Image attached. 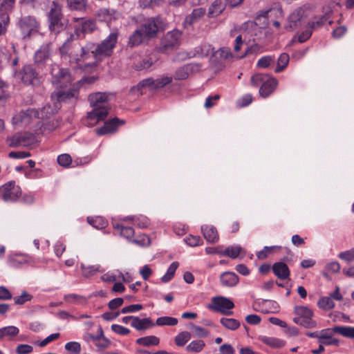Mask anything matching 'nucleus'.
Instances as JSON below:
<instances>
[{
  "label": "nucleus",
  "instance_id": "1",
  "mask_svg": "<svg viewBox=\"0 0 354 354\" xmlns=\"http://www.w3.org/2000/svg\"><path fill=\"white\" fill-rule=\"evenodd\" d=\"M109 96L107 93L97 92L88 95V101L93 110L88 113L86 125L93 126L104 120L109 113Z\"/></svg>",
  "mask_w": 354,
  "mask_h": 354
},
{
  "label": "nucleus",
  "instance_id": "2",
  "mask_svg": "<svg viewBox=\"0 0 354 354\" xmlns=\"http://www.w3.org/2000/svg\"><path fill=\"white\" fill-rule=\"evenodd\" d=\"M118 35V31L115 30L97 45L93 42H87L85 44V49L88 51V58L91 54L96 59H102L103 57L111 56L116 45Z\"/></svg>",
  "mask_w": 354,
  "mask_h": 354
},
{
  "label": "nucleus",
  "instance_id": "3",
  "mask_svg": "<svg viewBox=\"0 0 354 354\" xmlns=\"http://www.w3.org/2000/svg\"><path fill=\"white\" fill-rule=\"evenodd\" d=\"M61 57L68 59L70 63H78L88 59L85 46H80L74 42V36L71 34L66 41L59 47Z\"/></svg>",
  "mask_w": 354,
  "mask_h": 354
},
{
  "label": "nucleus",
  "instance_id": "4",
  "mask_svg": "<svg viewBox=\"0 0 354 354\" xmlns=\"http://www.w3.org/2000/svg\"><path fill=\"white\" fill-rule=\"evenodd\" d=\"M251 84L254 86L261 85L259 88V94L263 97H267L272 94L275 90L278 82L267 74H256L251 77Z\"/></svg>",
  "mask_w": 354,
  "mask_h": 354
},
{
  "label": "nucleus",
  "instance_id": "5",
  "mask_svg": "<svg viewBox=\"0 0 354 354\" xmlns=\"http://www.w3.org/2000/svg\"><path fill=\"white\" fill-rule=\"evenodd\" d=\"M50 73L51 82L56 86V88H66L71 86L73 78L68 68L59 67L57 64L50 66Z\"/></svg>",
  "mask_w": 354,
  "mask_h": 354
},
{
  "label": "nucleus",
  "instance_id": "6",
  "mask_svg": "<svg viewBox=\"0 0 354 354\" xmlns=\"http://www.w3.org/2000/svg\"><path fill=\"white\" fill-rule=\"evenodd\" d=\"M62 17L61 6L55 1H53L48 14L49 29L50 31L57 34L64 28V25L62 23Z\"/></svg>",
  "mask_w": 354,
  "mask_h": 354
},
{
  "label": "nucleus",
  "instance_id": "7",
  "mask_svg": "<svg viewBox=\"0 0 354 354\" xmlns=\"http://www.w3.org/2000/svg\"><path fill=\"white\" fill-rule=\"evenodd\" d=\"M18 25L24 39H29L32 35L37 34L40 28L39 21L32 16L21 17Z\"/></svg>",
  "mask_w": 354,
  "mask_h": 354
},
{
  "label": "nucleus",
  "instance_id": "8",
  "mask_svg": "<svg viewBox=\"0 0 354 354\" xmlns=\"http://www.w3.org/2000/svg\"><path fill=\"white\" fill-rule=\"evenodd\" d=\"M78 90L73 85L71 87L66 88H56L51 94V100L54 102L55 109H59L60 102H67L75 100L77 97Z\"/></svg>",
  "mask_w": 354,
  "mask_h": 354
},
{
  "label": "nucleus",
  "instance_id": "9",
  "mask_svg": "<svg viewBox=\"0 0 354 354\" xmlns=\"http://www.w3.org/2000/svg\"><path fill=\"white\" fill-rule=\"evenodd\" d=\"M140 28L147 38H151L156 35L158 31L165 28V24L159 17H151L145 21Z\"/></svg>",
  "mask_w": 354,
  "mask_h": 354
},
{
  "label": "nucleus",
  "instance_id": "10",
  "mask_svg": "<svg viewBox=\"0 0 354 354\" xmlns=\"http://www.w3.org/2000/svg\"><path fill=\"white\" fill-rule=\"evenodd\" d=\"M295 313L298 315L295 317L293 321L295 324L304 326L307 328H311L316 326V322L312 319L313 313L312 310L306 306H296Z\"/></svg>",
  "mask_w": 354,
  "mask_h": 354
},
{
  "label": "nucleus",
  "instance_id": "11",
  "mask_svg": "<svg viewBox=\"0 0 354 354\" xmlns=\"http://www.w3.org/2000/svg\"><path fill=\"white\" fill-rule=\"evenodd\" d=\"M173 80L171 76H162L157 79L147 78L140 81L136 86L132 89L140 90L143 88L148 87L151 90L160 89L170 84Z\"/></svg>",
  "mask_w": 354,
  "mask_h": 354
},
{
  "label": "nucleus",
  "instance_id": "12",
  "mask_svg": "<svg viewBox=\"0 0 354 354\" xmlns=\"http://www.w3.org/2000/svg\"><path fill=\"white\" fill-rule=\"evenodd\" d=\"M0 192L5 202L16 201L21 194V188L16 185L15 182H9L5 184L0 189Z\"/></svg>",
  "mask_w": 354,
  "mask_h": 354
},
{
  "label": "nucleus",
  "instance_id": "13",
  "mask_svg": "<svg viewBox=\"0 0 354 354\" xmlns=\"http://www.w3.org/2000/svg\"><path fill=\"white\" fill-rule=\"evenodd\" d=\"M35 141V137L28 133H16L7 139L8 145L11 147H28Z\"/></svg>",
  "mask_w": 354,
  "mask_h": 354
},
{
  "label": "nucleus",
  "instance_id": "14",
  "mask_svg": "<svg viewBox=\"0 0 354 354\" xmlns=\"http://www.w3.org/2000/svg\"><path fill=\"white\" fill-rule=\"evenodd\" d=\"M181 32L178 30H173L168 32L162 39V50L167 51L178 46L180 44Z\"/></svg>",
  "mask_w": 354,
  "mask_h": 354
},
{
  "label": "nucleus",
  "instance_id": "15",
  "mask_svg": "<svg viewBox=\"0 0 354 354\" xmlns=\"http://www.w3.org/2000/svg\"><path fill=\"white\" fill-rule=\"evenodd\" d=\"M17 75L26 85L35 84L38 82V73L31 65L24 66Z\"/></svg>",
  "mask_w": 354,
  "mask_h": 354
},
{
  "label": "nucleus",
  "instance_id": "16",
  "mask_svg": "<svg viewBox=\"0 0 354 354\" xmlns=\"http://www.w3.org/2000/svg\"><path fill=\"white\" fill-rule=\"evenodd\" d=\"M213 308L223 315H230L232 312L229 311L234 307L232 300L225 297H215L212 300Z\"/></svg>",
  "mask_w": 354,
  "mask_h": 354
},
{
  "label": "nucleus",
  "instance_id": "17",
  "mask_svg": "<svg viewBox=\"0 0 354 354\" xmlns=\"http://www.w3.org/2000/svg\"><path fill=\"white\" fill-rule=\"evenodd\" d=\"M50 50L49 44L42 45L35 53V63L39 66H44L50 59Z\"/></svg>",
  "mask_w": 354,
  "mask_h": 354
},
{
  "label": "nucleus",
  "instance_id": "18",
  "mask_svg": "<svg viewBox=\"0 0 354 354\" xmlns=\"http://www.w3.org/2000/svg\"><path fill=\"white\" fill-rule=\"evenodd\" d=\"M124 124V121L120 120L118 118H115L112 120H108L104 122V124L101 128L96 129L97 135H105L115 132L120 124Z\"/></svg>",
  "mask_w": 354,
  "mask_h": 354
},
{
  "label": "nucleus",
  "instance_id": "19",
  "mask_svg": "<svg viewBox=\"0 0 354 354\" xmlns=\"http://www.w3.org/2000/svg\"><path fill=\"white\" fill-rule=\"evenodd\" d=\"M154 324L149 317L140 319L135 316L133 322H131V326L137 330H145L154 326Z\"/></svg>",
  "mask_w": 354,
  "mask_h": 354
},
{
  "label": "nucleus",
  "instance_id": "20",
  "mask_svg": "<svg viewBox=\"0 0 354 354\" xmlns=\"http://www.w3.org/2000/svg\"><path fill=\"white\" fill-rule=\"evenodd\" d=\"M220 281L223 286L234 287L238 284L239 279L233 272H225L221 274Z\"/></svg>",
  "mask_w": 354,
  "mask_h": 354
},
{
  "label": "nucleus",
  "instance_id": "21",
  "mask_svg": "<svg viewBox=\"0 0 354 354\" xmlns=\"http://www.w3.org/2000/svg\"><path fill=\"white\" fill-rule=\"evenodd\" d=\"M274 274L280 279H286L290 274L288 266L283 262H277L272 266Z\"/></svg>",
  "mask_w": 354,
  "mask_h": 354
},
{
  "label": "nucleus",
  "instance_id": "22",
  "mask_svg": "<svg viewBox=\"0 0 354 354\" xmlns=\"http://www.w3.org/2000/svg\"><path fill=\"white\" fill-rule=\"evenodd\" d=\"M204 238L209 243H216L218 240V234L216 229L211 225H203L201 227Z\"/></svg>",
  "mask_w": 354,
  "mask_h": 354
},
{
  "label": "nucleus",
  "instance_id": "23",
  "mask_svg": "<svg viewBox=\"0 0 354 354\" xmlns=\"http://www.w3.org/2000/svg\"><path fill=\"white\" fill-rule=\"evenodd\" d=\"M259 339L263 344L273 348H282L286 344L284 340L274 337L260 336Z\"/></svg>",
  "mask_w": 354,
  "mask_h": 354
},
{
  "label": "nucleus",
  "instance_id": "24",
  "mask_svg": "<svg viewBox=\"0 0 354 354\" xmlns=\"http://www.w3.org/2000/svg\"><path fill=\"white\" fill-rule=\"evenodd\" d=\"M225 10V5L223 0H215L209 8L208 17L210 18L216 17L221 15Z\"/></svg>",
  "mask_w": 354,
  "mask_h": 354
},
{
  "label": "nucleus",
  "instance_id": "25",
  "mask_svg": "<svg viewBox=\"0 0 354 354\" xmlns=\"http://www.w3.org/2000/svg\"><path fill=\"white\" fill-rule=\"evenodd\" d=\"M205 14V9L197 8L193 10L191 14L187 15L185 19V24L192 25L200 20Z\"/></svg>",
  "mask_w": 354,
  "mask_h": 354
},
{
  "label": "nucleus",
  "instance_id": "26",
  "mask_svg": "<svg viewBox=\"0 0 354 354\" xmlns=\"http://www.w3.org/2000/svg\"><path fill=\"white\" fill-rule=\"evenodd\" d=\"M67 8L70 10L83 12L88 7L87 0H66Z\"/></svg>",
  "mask_w": 354,
  "mask_h": 354
},
{
  "label": "nucleus",
  "instance_id": "27",
  "mask_svg": "<svg viewBox=\"0 0 354 354\" xmlns=\"http://www.w3.org/2000/svg\"><path fill=\"white\" fill-rule=\"evenodd\" d=\"M145 38H147V37L143 35V32L139 28L138 29L136 30L130 36L128 45L131 47L138 46L143 41Z\"/></svg>",
  "mask_w": 354,
  "mask_h": 354
},
{
  "label": "nucleus",
  "instance_id": "28",
  "mask_svg": "<svg viewBox=\"0 0 354 354\" xmlns=\"http://www.w3.org/2000/svg\"><path fill=\"white\" fill-rule=\"evenodd\" d=\"M96 28L95 23L93 20H84L81 21L79 27L75 28L77 32H81L83 34L92 32Z\"/></svg>",
  "mask_w": 354,
  "mask_h": 354
},
{
  "label": "nucleus",
  "instance_id": "29",
  "mask_svg": "<svg viewBox=\"0 0 354 354\" xmlns=\"http://www.w3.org/2000/svg\"><path fill=\"white\" fill-rule=\"evenodd\" d=\"M80 267L82 275L86 278L91 277L97 274V272H102L101 266L97 264L93 266H85L84 264L82 263Z\"/></svg>",
  "mask_w": 354,
  "mask_h": 354
},
{
  "label": "nucleus",
  "instance_id": "30",
  "mask_svg": "<svg viewBox=\"0 0 354 354\" xmlns=\"http://www.w3.org/2000/svg\"><path fill=\"white\" fill-rule=\"evenodd\" d=\"M19 330L14 326H8L0 328V339L5 337L12 339L19 334Z\"/></svg>",
  "mask_w": 354,
  "mask_h": 354
},
{
  "label": "nucleus",
  "instance_id": "31",
  "mask_svg": "<svg viewBox=\"0 0 354 354\" xmlns=\"http://www.w3.org/2000/svg\"><path fill=\"white\" fill-rule=\"evenodd\" d=\"M15 0H0V21H2L3 15L9 17V13L12 11Z\"/></svg>",
  "mask_w": 354,
  "mask_h": 354
},
{
  "label": "nucleus",
  "instance_id": "32",
  "mask_svg": "<svg viewBox=\"0 0 354 354\" xmlns=\"http://www.w3.org/2000/svg\"><path fill=\"white\" fill-rule=\"evenodd\" d=\"M205 347V343L202 339L192 341L187 346L186 351L189 353H198L201 352Z\"/></svg>",
  "mask_w": 354,
  "mask_h": 354
},
{
  "label": "nucleus",
  "instance_id": "33",
  "mask_svg": "<svg viewBox=\"0 0 354 354\" xmlns=\"http://www.w3.org/2000/svg\"><path fill=\"white\" fill-rule=\"evenodd\" d=\"M28 262V257L20 254H13L8 257V263L12 268H18Z\"/></svg>",
  "mask_w": 354,
  "mask_h": 354
},
{
  "label": "nucleus",
  "instance_id": "34",
  "mask_svg": "<svg viewBox=\"0 0 354 354\" xmlns=\"http://www.w3.org/2000/svg\"><path fill=\"white\" fill-rule=\"evenodd\" d=\"M127 219L131 220L135 225H136L140 228H146L150 224V221H149V218L142 215L138 216H133L126 217V218H123L124 221L127 220Z\"/></svg>",
  "mask_w": 354,
  "mask_h": 354
},
{
  "label": "nucleus",
  "instance_id": "35",
  "mask_svg": "<svg viewBox=\"0 0 354 354\" xmlns=\"http://www.w3.org/2000/svg\"><path fill=\"white\" fill-rule=\"evenodd\" d=\"M340 268V264L337 261H331L326 264L322 273L324 277H328V275L330 274L339 272Z\"/></svg>",
  "mask_w": 354,
  "mask_h": 354
},
{
  "label": "nucleus",
  "instance_id": "36",
  "mask_svg": "<svg viewBox=\"0 0 354 354\" xmlns=\"http://www.w3.org/2000/svg\"><path fill=\"white\" fill-rule=\"evenodd\" d=\"M193 70V66L191 64L185 65L176 70L174 75L176 80H185L188 77L189 73Z\"/></svg>",
  "mask_w": 354,
  "mask_h": 354
},
{
  "label": "nucleus",
  "instance_id": "37",
  "mask_svg": "<svg viewBox=\"0 0 354 354\" xmlns=\"http://www.w3.org/2000/svg\"><path fill=\"white\" fill-rule=\"evenodd\" d=\"M160 339L154 335L140 337L136 339V343L144 346L158 345Z\"/></svg>",
  "mask_w": 354,
  "mask_h": 354
},
{
  "label": "nucleus",
  "instance_id": "38",
  "mask_svg": "<svg viewBox=\"0 0 354 354\" xmlns=\"http://www.w3.org/2000/svg\"><path fill=\"white\" fill-rule=\"evenodd\" d=\"M153 64V61L151 58H140L135 60L133 67L136 71H142L144 69L149 68Z\"/></svg>",
  "mask_w": 354,
  "mask_h": 354
},
{
  "label": "nucleus",
  "instance_id": "39",
  "mask_svg": "<svg viewBox=\"0 0 354 354\" xmlns=\"http://www.w3.org/2000/svg\"><path fill=\"white\" fill-rule=\"evenodd\" d=\"M334 331L343 337L354 339V326H335Z\"/></svg>",
  "mask_w": 354,
  "mask_h": 354
},
{
  "label": "nucleus",
  "instance_id": "40",
  "mask_svg": "<svg viewBox=\"0 0 354 354\" xmlns=\"http://www.w3.org/2000/svg\"><path fill=\"white\" fill-rule=\"evenodd\" d=\"M220 323L227 329L235 330L240 326V322L233 318L223 317L220 319Z\"/></svg>",
  "mask_w": 354,
  "mask_h": 354
},
{
  "label": "nucleus",
  "instance_id": "41",
  "mask_svg": "<svg viewBox=\"0 0 354 354\" xmlns=\"http://www.w3.org/2000/svg\"><path fill=\"white\" fill-rule=\"evenodd\" d=\"M87 221L96 229L105 228L107 225L106 221L101 216L88 217Z\"/></svg>",
  "mask_w": 354,
  "mask_h": 354
},
{
  "label": "nucleus",
  "instance_id": "42",
  "mask_svg": "<svg viewBox=\"0 0 354 354\" xmlns=\"http://www.w3.org/2000/svg\"><path fill=\"white\" fill-rule=\"evenodd\" d=\"M289 63V55L287 53H282L280 55L277 60V66L275 68V73H280L283 71Z\"/></svg>",
  "mask_w": 354,
  "mask_h": 354
},
{
  "label": "nucleus",
  "instance_id": "43",
  "mask_svg": "<svg viewBox=\"0 0 354 354\" xmlns=\"http://www.w3.org/2000/svg\"><path fill=\"white\" fill-rule=\"evenodd\" d=\"M178 266H179V263L177 261H174V262L171 263V264L168 268L166 274L162 277L161 281L163 283H167V282L169 281L174 276L175 272H176V269L178 268Z\"/></svg>",
  "mask_w": 354,
  "mask_h": 354
},
{
  "label": "nucleus",
  "instance_id": "44",
  "mask_svg": "<svg viewBox=\"0 0 354 354\" xmlns=\"http://www.w3.org/2000/svg\"><path fill=\"white\" fill-rule=\"evenodd\" d=\"M301 18L300 10L293 12L288 18L289 28L292 30L297 28L299 25Z\"/></svg>",
  "mask_w": 354,
  "mask_h": 354
},
{
  "label": "nucleus",
  "instance_id": "45",
  "mask_svg": "<svg viewBox=\"0 0 354 354\" xmlns=\"http://www.w3.org/2000/svg\"><path fill=\"white\" fill-rule=\"evenodd\" d=\"M178 321L175 317H160L156 319V324L158 326H176Z\"/></svg>",
  "mask_w": 354,
  "mask_h": 354
},
{
  "label": "nucleus",
  "instance_id": "46",
  "mask_svg": "<svg viewBox=\"0 0 354 354\" xmlns=\"http://www.w3.org/2000/svg\"><path fill=\"white\" fill-rule=\"evenodd\" d=\"M191 337L189 332L183 331L176 336L175 344L178 346H183L191 339Z\"/></svg>",
  "mask_w": 354,
  "mask_h": 354
},
{
  "label": "nucleus",
  "instance_id": "47",
  "mask_svg": "<svg viewBox=\"0 0 354 354\" xmlns=\"http://www.w3.org/2000/svg\"><path fill=\"white\" fill-rule=\"evenodd\" d=\"M100 337L97 339V342L95 343V346L100 350H103L107 348L110 344L111 342L107 338L104 336V333L102 328H100Z\"/></svg>",
  "mask_w": 354,
  "mask_h": 354
},
{
  "label": "nucleus",
  "instance_id": "48",
  "mask_svg": "<svg viewBox=\"0 0 354 354\" xmlns=\"http://www.w3.org/2000/svg\"><path fill=\"white\" fill-rule=\"evenodd\" d=\"M118 15V12L113 9H100L98 12V16L100 17H102V16L106 20L115 19Z\"/></svg>",
  "mask_w": 354,
  "mask_h": 354
},
{
  "label": "nucleus",
  "instance_id": "49",
  "mask_svg": "<svg viewBox=\"0 0 354 354\" xmlns=\"http://www.w3.org/2000/svg\"><path fill=\"white\" fill-rule=\"evenodd\" d=\"M243 249L239 245H234L227 248L223 252V254L232 259L236 258L242 252Z\"/></svg>",
  "mask_w": 354,
  "mask_h": 354
},
{
  "label": "nucleus",
  "instance_id": "50",
  "mask_svg": "<svg viewBox=\"0 0 354 354\" xmlns=\"http://www.w3.org/2000/svg\"><path fill=\"white\" fill-rule=\"evenodd\" d=\"M115 227L122 236L127 239H130L134 235V230L131 227H124L122 224H117Z\"/></svg>",
  "mask_w": 354,
  "mask_h": 354
},
{
  "label": "nucleus",
  "instance_id": "51",
  "mask_svg": "<svg viewBox=\"0 0 354 354\" xmlns=\"http://www.w3.org/2000/svg\"><path fill=\"white\" fill-rule=\"evenodd\" d=\"M274 63V57L270 55H266L261 57L257 63V66L261 68H268L271 64Z\"/></svg>",
  "mask_w": 354,
  "mask_h": 354
},
{
  "label": "nucleus",
  "instance_id": "52",
  "mask_svg": "<svg viewBox=\"0 0 354 354\" xmlns=\"http://www.w3.org/2000/svg\"><path fill=\"white\" fill-rule=\"evenodd\" d=\"M318 306L324 310H330L334 308L335 304L330 297H323L318 301Z\"/></svg>",
  "mask_w": 354,
  "mask_h": 354
},
{
  "label": "nucleus",
  "instance_id": "53",
  "mask_svg": "<svg viewBox=\"0 0 354 354\" xmlns=\"http://www.w3.org/2000/svg\"><path fill=\"white\" fill-rule=\"evenodd\" d=\"M328 20V17L326 15L316 17L309 23V26L311 29H316L323 26Z\"/></svg>",
  "mask_w": 354,
  "mask_h": 354
},
{
  "label": "nucleus",
  "instance_id": "54",
  "mask_svg": "<svg viewBox=\"0 0 354 354\" xmlns=\"http://www.w3.org/2000/svg\"><path fill=\"white\" fill-rule=\"evenodd\" d=\"M32 299V296L26 291H24L21 295L14 297L15 304L17 305H23L26 301Z\"/></svg>",
  "mask_w": 354,
  "mask_h": 354
},
{
  "label": "nucleus",
  "instance_id": "55",
  "mask_svg": "<svg viewBox=\"0 0 354 354\" xmlns=\"http://www.w3.org/2000/svg\"><path fill=\"white\" fill-rule=\"evenodd\" d=\"M253 26L254 22L248 21L240 26H234V28L230 31V35L231 37H234L236 32L245 31L249 27H252Z\"/></svg>",
  "mask_w": 354,
  "mask_h": 354
},
{
  "label": "nucleus",
  "instance_id": "56",
  "mask_svg": "<svg viewBox=\"0 0 354 354\" xmlns=\"http://www.w3.org/2000/svg\"><path fill=\"white\" fill-rule=\"evenodd\" d=\"M65 349L73 353H80L81 351V345L77 342H69L65 344Z\"/></svg>",
  "mask_w": 354,
  "mask_h": 354
},
{
  "label": "nucleus",
  "instance_id": "57",
  "mask_svg": "<svg viewBox=\"0 0 354 354\" xmlns=\"http://www.w3.org/2000/svg\"><path fill=\"white\" fill-rule=\"evenodd\" d=\"M185 241L187 245L192 247L198 246L202 244L203 241L198 236L189 235L185 239Z\"/></svg>",
  "mask_w": 354,
  "mask_h": 354
},
{
  "label": "nucleus",
  "instance_id": "58",
  "mask_svg": "<svg viewBox=\"0 0 354 354\" xmlns=\"http://www.w3.org/2000/svg\"><path fill=\"white\" fill-rule=\"evenodd\" d=\"M72 159L71 157L66 153L59 155L57 157V162L59 165L62 167H68L71 164Z\"/></svg>",
  "mask_w": 354,
  "mask_h": 354
},
{
  "label": "nucleus",
  "instance_id": "59",
  "mask_svg": "<svg viewBox=\"0 0 354 354\" xmlns=\"http://www.w3.org/2000/svg\"><path fill=\"white\" fill-rule=\"evenodd\" d=\"M111 330L120 335H127L130 333V330L129 328L118 324H113L111 326Z\"/></svg>",
  "mask_w": 354,
  "mask_h": 354
},
{
  "label": "nucleus",
  "instance_id": "60",
  "mask_svg": "<svg viewBox=\"0 0 354 354\" xmlns=\"http://www.w3.org/2000/svg\"><path fill=\"white\" fill-rule=\"evenodd\" d=\"M339 259L346 261H352L354 260V248L350 250H347L343 252H340L338 254Z\"/></svg>",
  "mask_w": 354,
  "mask_h": 354
},
{
  "label": "nucleus",
  "instance_id": "61",
  "mask_svg": "<svg viewBox=\"0 0 354 354\" xmlns=\"http://www.w3.org/2000/svg\"><path fill=\"white\" fill-rule=\"evenodd\" d=\"M216 55L223 59H228L233 57L232 53L229 48L223 47L221 48L216 51Z\"/></svg>",
  "mask_w": 354,
  "mask_h": 354
},
{
  "label": "nucleus",
  "instance_id": "62",
  "mask_svg": "<svg viewBox=\"0 0 354 354\" xmlns=\"http://www.w3.org/2000/svg\"><path fill=\"white\" fill-rule=\"evenodd\" d=\"M192 327L198 337H205L209 335V331L204 328L196 325H192Z\"/></svg>",
  "mask_w": 354,
  "mask_h": 354
},
{
  "label": "nucleus",
  "instance_id": "63",
  "mask_svg": "<svg viewBox=\"0 0 354 354\" xmlns=\"http://www.w3.org/2000/svg\"><path fill=\"white\" fill-rule=\"evenodd\" d=\"M32 346L28 344H19L16 348L17 354H28L32 351Z\"/></svg>",
  "mask_w": 354,
  "mask_h": 354
},
{
  "label": "nucleus",
  "instance_id": "64",
  "mask_svg": "<svg viewBox=\"0 0 354 354\" xmlns=\"http://www.w3.org/2000/svg\"><path fill=\"white\" fill-rule=\"evenodd\" d=\"M274 248H275L274 246L264 247L263 250H261V251H259L257 253V258L259 259H266L267 257V256L274 250Z\"/></svg>",
  "mask_w": 354,
  "mask_h": 354
}]
</instances>
